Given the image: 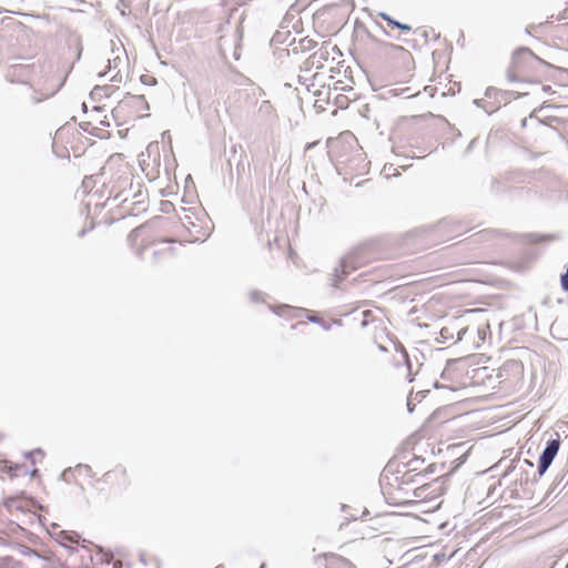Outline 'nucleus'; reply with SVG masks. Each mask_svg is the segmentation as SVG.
I'll return each mask as SVG.
<instances>
[{"label": "nucleus", "mask_w": 568, "mask_h": 568, "mask_svg": "<svg viewBox=\"0 0 568 568\" xmlns=\"http://www.w3.org/2000/svg\"><path fill=\"white\" fill-rule=\"evenodd\" d=\"M118 63H121V58L120 57L114 58L113 61H111L109 59L108 60V69L109 70L116 69L118 68Z\"/></svg>", "instance_id": "ddd939ff"}, {"label": "nucleus", "mask_w": 568, "mask_h": 568, "mask_svg": "<svg viewBox=\"0 0 568 568\" xmlns=\"http://www.w3.org/2000/svg\"><path fill=\"white\" fill-rule=\"evenodd\" d=\"M381 17H382L385 21H387V23H388L389 26H392V27H394V28L400 29V30H403V31H410V29H412V28H410V26H408V24H404V23H400V22H398V21L394 20L393 18H390V17H389L388 14H386V13H381Z\"/></svg>", "instance_id": "20e7f679"}, {"label": "nucleus", "mask_w": 568, "mask_h": 568, "mask_svg": "<svg viewBox=\"0 0 568 568\" xmlns=\"http://www.w3.org/2000/svg\"><path fill=\"white\" fill-rule=\"evenodd\" d=\"M52 3H58L61 7L70 6L73 0H50Z\"/></svg>", "instance_id": "4468645a"}, {"label": "nucleus", "mask_w": 568, "mask_h": 568, "mask_svg": "<svg viewBox=\"0 0 568 568\" xmlns=\"http://www.w3.org/2000/svg\"><path fill=\"white\" fill-rule=\"evenodd\" d=\"M260 295H261V293H258V292H253V293L251 294V298H252L253 301H255V302H256V301H258Z\"/></svg>", "instance_id": "f3484780"}, {"label": "nucleus", "mask_w": 568, "mask_h": 568, "mask_svg": "<svg viewBox=\"0 0 568 568\" xmlns=\"http://www.w3.org/2000/svg\"><path fill=\"white\" fill-rule=\"evenodd\" d=\"M104 74H105L104 72H100L99 77L102 78V77H104Z\"/></svg>", "instance_id": "4be33fe9"}, {"label": "nucleus", "mask_w": 568, "mask_h": 568, "mask_svg": "<svg viewBox=\"0 0 568 568\" xmlns=\"http://www.w3.org/2000/svg\"><path fill=\"white\" fill-rule=\"evenodd\" d=\"M560 283H561L562 290L568 292V266H567L566 273L561 275Z\"/></svg>", "instance_id": "f8f14e48"}, {"label": "nucleus", "mask_w": 568, "mask_h": 568, "mask_svg": "<svg viewBox=\"0 0 568 568\" xmlns=\"http://www.w3.org/2000/svg\"><path fill=\"white\" fill-rule=\"evenodd\" d=\"M435 387H436V388H439V387H440V385H439L438 383H435Z\"/></svg>", "instance_id": "b1692460"}, {"label": "nucleus", "mask_w": 568, "mask_h": 568, "mask_svg": "<svg viewBox=\"0 0 568 568\" xmlns=\"http://www.w3.org/2000/svg\"><path fill=\"white\" fill-rule=\"evenodd\" d=\"M260 111L263 113H271L273 111V106L270 101H263L260 105Z\"/></svg>", "instance_id": "9b49d317"}, {"label": "nucleus", "mask_w": 568, "mask_h": 568, "mask_svg": "<svg viewBox=\"0 0 568 568\" xmlns=\"http://www.w3.org/2000/svg\"><path fill=\"white\" fill-rule=\"evenodd\" d=\"M37 473H38V470H37V469H34V470L32 471V476H34Z\"/></svg>", "instance_id": "393cba45"}, {"label": "nucleus", "mask_w": 568, "mask_h": 568, "mask_svg": "<svg viewBox=\"0 0 568 568\" xmlns=\"http://www.w3.org/2000/svg\"><path fill=\"white\" fill-rule=\"evenodd\" d=\"M529 237H530V241H532V242H540L544 240H552L554 239L552 235H538V234H530Z\"/></svg>", "instance_id": "1a4fd4ad"}, {"label": "nucleus", "mask_w": 568, "mask_h": 568, "mask_svg": "<svg viewBox=\"0 0 568 568\" xmlns=\"http://www.w3.org/2000/svg\"><path fill=\"white\" fill-rule=\"evenodd\" d=\"M468 333H476L478 336L477 346L479 343H484L486 341L487 335L490 334V327L486 323L484 325H479L476 328H470V326L460 327L457 331V341H463Z\"/></svg>", "instance_id": "7ed1b4c3"}, {"label": "nucleus", "mask_w": 568, "mask_h": 568, "mask_svg": "<svg viewBox=\"0 0 568 568\" xmlns=\"http://www.w3.org/2000/svg\"><path fill=\"white\" fill-rule=\"evenodd\" d=\"M559 446L560 443L558 439H550L547 442L538 460V473L540 476L544 475L551 465L554 458L558 454Z\"/></svg>", "instance_id": "f03ea898"}, {"label": "nucleus", "mask_w": 568, "mask_h": 568, "mask_svg": "<svg viewBox=\"0 0 568 568\" xmlns=\"http://www.w3.org/2000/svg\"><path fill=\"white\" fill-rule=\"evenodd\" d=\"M536 59L535 54L528 48L518 49L513 55L511 67L508 71V78L510 81H518L521 79L523 64L527 60Z\"/></svg>", "instance_id": "f257e3e1"}, {"label": "nucleus", "mask_w": 568, "mask_h": 568, "mask_svg": "<svg viewBox=\"0 0 568 568\" xmlns=\"http://www.w3.org/2000/svg\"><path fill=\"white\" fill-rule=\"evenodd\" d=\"M405 357H407V354H405ZM406 361H407L408 368H410V363H409L408 358H406Z\"/></svg>", "instance_id": "6ab92c4d"}, {"label": "nucleus", "mask_w": 568, "mask_h": 568, "mask_svg": "<svg viewBox=\"0 0 568 568\" xmlns=\"http://www.w3.org/2000/svg\"><path fill=\"white\" fill-rule=\"evenodd\" d=\"M341 267H342V273H343V275H346V274L349 272V270H348V266H347V263H346V262H343Z\"/></svg>", "instance_id": "2eb2a0df"}, {"label": "nucleus", "mask_w": 568, "mask_h": 568, "mask_svg": "<svg viewBox=\"0 0 568 568\" xmlns=\"http://www.w3.org/2000/svg\"><path fill=\"white\" fill-rule=\"evenodd\" d=\"M440 335L448 339L454 337V328L453 327H443L440 331Z\"/></svg>", "instance_id": "9d476101"}, {"label": "nucleus", "mask_w": 568, "mask_h": 568, "mask_svg": "<svg viewBox=\"0 0 568 568\" xmlns=\"http://www.w3.org/2000/svg\"><path fill=\"white\" fill-rule=\"evenodd\" d=\"M308 320L314 323H317L320 321L317 316H310Z\"/></svg>", "instance_id": "a211bd4d"}, {"label": "nucleus", "mask_w": 568, "mask_h": 568, "mask_svg": "<svg viewBox=\"0 0 568 568\" xmlns=\"http://www.w3.org/2000/svg\"><path fill=\"white\" fill-rule=\"evenodd\" d=\"M67 541H70V542H78V536L77 535H68L65 531H61L59 534V542L62 545V546H65V542Z\"/></svg>", "instance_id": "39448f33"}, {"label": "nucleus", "mask_w": 568, "mask_h": 568, "mask_svg": "<svg viewBox=\"0 0 568 568\" xmlns=\"http://www.w3.org/2000/svg\"><path fill=\"white\" fill-rule=\"evenodd\" d=\"M0 568H9L8 559H1L0 560Z\"/></svg>", "instance_id": "dca6fc26"}, {"label": "nucleus", "mask_w": 568, "mask_h": 568, "mask_svg": "<svg viewBox=\"0 0 568 568\" xmlns=\"http://www.w3.org/2000/svg\"><path fill=\"white\" fill-rule=\"evenodd\" d=\"M118 74H119V72H118L115 75H113V77L111 78V81H115V80H116V75H118Z\"/></svg>", "instance_id": "412c9836"}, {"label": "nucleus", "mask_w": 568, "mask_h": 568, "mask_svg": "<svg viewBox=\"0 0 568 568\" xmlns=\"http://www.w3.org/2000/svg\"><path fill=\"white\" fill-rule=\"evenodd\" d=\"M58 90H59V87L53 89V90H51V91H49V92H47V93L41 94V97L33 95L32 97V101H33V103H39V102H41V101H43V100L54 95Z\"/></svg>", "instance_id": "6e6552de"}, {"label": "nucleus", "mask_w": 568, "mask_h": 568, "mask_svg": "<svg viewBox=\"0 0 568 568\" xmlns=\"http://www.w3.org/2000/svg\"><path fill=\"white\" fill-rule=\"evenodd\" d=\"M132 104L135 106H143L144 109H149V104L145 101L143 95H132L131 97Z\"/></svg>", "instance_id": "423d86ee"}, {"label": "nucleus", "mask_w": 568, "mask_h": 568, "mask_svg": "<svg viewBox=\"0 0 568 568\" xmlns=\"http://www.w3.org/2000/svg\"><path fill=\"white\" fill-rule=\"evenodd\" d=\"M34 454H41V452L38 449L36 452L30 453V455H34Z\"/></svg>", "instance_id": "aec40b11"}, {"label": "nucleus", "mask_w": 568, "mask_h": 568, "mask_svg": "<svg viewBox=\"0 0 568 568\" xmlns=\"http://www.w3.org/2000/svg\"><path fill=\"white\" fill-rule=\"evenodd\" d=\"M362 316H363V320L361 322L362 327H366L371 322L374 321L373 312L369 310L362 312Z\"/></svg>", "instance_id": "0eeeda50"}, {"label": "nucleus", "mask_w": 568, "mask_h": 568, "mask_svg": "<svg viewBox=\"0 0 568 568\" xmlns=\"http://www.w3.org/2000/svg\"><path fill=\"white\" fill-rule=\"evenodd\" d=\"M544 90H545V91H548V90H550V87H548V85H547V87H544Z\"/></svg>", "instance_id": "5701e85b"}]
</instances>
